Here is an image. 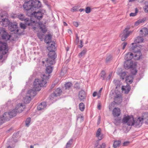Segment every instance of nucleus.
<instances>
[{"mask_svg":"<svg viewBox=\"0 0 148 148\" xmlns=\"http://www.w3.org/2000/svg\"><path fill=\"white\" fill-rule=\"evenodd\" d=\"M133 120V117H131L129 116L124 117L123 118L122 120V123H127V125L129 126H131L130 125V123H131L132 121Z\"/></svg>","mask_w":148,"mask_h":148,"instance_id":"nucleus-12","label":"nucleus"},{"mask_svg":"<svg viewBox=\"0 0 148 148\" xmlns=\"http://www.w3.org/2000/svg\"><path fill=\"white\" fill-rule=\"evenodd\" d=\"M119 75L121 79L122 80H123L124 79L125 77L126 76V74L125 72H123L120 73Z\"/></svg>","mask_w":148,"mask_h":148,"instance_id":"nucleus-42","label":"nucleus"},{"mask_svg":"<svg viewBox=\"0 0 148 148\" xmlns=\"http://www.w3.org/2000/svg\"><path fill=\"white\" fill-rule=\"evenodd\" d=\"M143 40V39L142 37L138 36L136 38L134 42L135 43H140L142 42Z\"/></svg>","mask_w":148,"mask_h":148,"instance_id":"nucleus-32","label":"nucleus"},{"mask_svg":"<svg viewBox=\"0 0 148 148\" xmlns=\"http://www.w3.org/2000/svg\"><path fill=\"white\" fill-rule=\"evenodd\" d=\"M37 36L38 38L42 41L43 40L44 34L41 32H39L37 33Z\"/></svg>","mask_w":148,"mask_h":148,"instance_id":"nucleus-36","label":"nucleus"},{"mask_svg":"<svg viewBox=\"0 0 148 148\" xmlns=\"http://www.w3.org/2000/svg\"><path fill=\"white\" fill-rule=\"evenodd\" d=\"M62 92V91L60 88H57L53 92L51 95L50 99H51V98H53L55 97L59 96Z\"/></svg>","mask_w":148,"mask_h":148,"instance_id":"nucleus-13","label":"nucleus"},{"mask_svg":"<svg viewBox=\"0 0 148 148\" xmlns=\"http://www.w3.org/2000/svg\"><path fill=\"white\" fill-rule=\"evenodd\" d=\"M48 58L46 61L48 65H53L56 63L55 59L57 58V54L55 51L49 52L48 54Z\"/></svg>","mask_w":148,"mask_h":148,"instance_id":"nucleus-3","label":"nucleus"},{"mask_svg":"<svg viewBox=\"0 0 148 148\" xmlns=\"http://www.w3.org/2000/svg\"><path fill=\"white\" fill-rule=\"evenodd\" d=\"M73 23L74 25L76 27H77L79 25V24L77 22L75 21L73 22Z\"/></svg>","mask_w":148,"mask_h":148,"instance_id":"nucleus-60","label":"nucleus"},{"mask_svg":"<svg viewBox=\"0 0 148 148\" xmlns=\"http://www.w3.org/2000/svg\"><path fill=\"white\" fill-rule=\"evenodd\" d=\"M130 28L127 27L123 30V33L120 35L122 41H124L125 39L129 36L131 32V31H129Z\"/></svg>","mask_w":148,"mask_h":148,"instance_id":"nucleus-8","label":"nucleus"},{"mask_svg":"<svg viewBox=\"0 0 148 148\" xmlns=\"http://www.w3.org/2000/svg\"><path fill=\"white\" fill-rule=\"evenodd\" d=\"M25 106L23 105L22 103H19L16 107L15 110H16L17 113H21L22 112L25 108Z\"/></svg>","mask_w":148,"mask_h":148,"instance_id":"nucleus-18","label":"nucleus"},{"mask_svg":"<svg viewBox=\"0 0 148 148\" xmlns=\"http://www.w3.org/2000/svg\"><path fill=\"white\" fill-rule=\"evenodd\" d=\"M132 46L130 49V50L135 53H136L134 54V57L135 59L136 60L140 59L142 56V54L141 52L137 48V45L136 43H132Z\"/></svg>","mask_w":148,"mask_h":148,"instance_id":"nucleus-5","label":"nucleus"},{"mask_svg":"<svg viewBox=\"0 0 148 148\" xmlns=\"http://www.w3.org/2000/svg\"><path fill=\"white\" fill-rule=\"evenodd\" d=\"M138 10L137 8L135 9V13H131L130 15V16H134L136 15V13L138 12Z\"/></svg>","mask_w":148,"mask_h":148,"instance_id":"nucleus-45","label":"nucleus"},{"mask_svg":"<svg viewBox=\"0 0 148 148\" xmlns=\"http://www.w3.org/2000/svg\"><path fill=\"white\" fill-rule=\"evenodd\" d=\"M148 34V29L146 28H144L140 31V34L142 36H146Z\"/></svg>","mask_w":148,"mask_h":148,"instance_id":"nucleus-24","label":"nucleus"},{"mask_svg":"<svg viewBox=\"0 0 148 148\" xmlns=\"http://www.w3.org/2000/svg\"><path fill=\"white\" fill-rule=\"evenodd\" d=\"M79 118L82 119V121L83 120V119H84L83 116L82 115H81L80 114H79L77 116V119H79Z\"/></svg>","mask_w":148,"mask_h":148,"instance_id":"nucleus-58","label":"nucleus"},{"mask_svg":"<svg viewBox=\"0 0 148 148\" xmlns=\"http://www.w3.org/2000/svg\"><path fill=\"white\" fill-rule=\"evenodd\" d=\"M1 22H2V23H3L4 21H8V19L7 18H1Z\"/></svg>","mask_w":148,"mask_h":148,"instance_id":"nucleus-59","label":"nucleus"},{"mask_svg":"<svg viewBox=\"0 0 148 148\" xmlns=\"http://www.w3.org/2000/svg\"><path fill=\"white\" fill-rule=\"evenodd\" d=\"M75 36L76 37V40L75 41V43L76 45H77L78 44L79 40V38L78 36V35L77 33L75 34Z\"/></svg>","mask_w":148,"mask_h":148,"instance_id":"nucleus-44","label":"nucleus"},{"mask_svg":"<svg viewBox=\"0 0 148 148\" xmlns=\"http://www.w3.org/2000/svg\"><path fill=\"white\" fill-rule=\"evenodd\" d=\"M77 8L76 7H73L71 9V10L72 12H75L77 11Z\"/></svg>","mask_w":148,"mask_h":148,"instance_id":"nucleus-56","label":"nucleus"},{"mask_svg":"<svg viewBox=\"0 0 148 148\" xmlns=\"http://www.w3.org/2000/svg\"><path fill=\"white\" fill-rule=\"evenodd\" d=\"M134 55L132 53L129 52L126 54L125 59L126 61H132L131 60L134 57Z\"/></svg>","mask_w":148,"mask_h":148,"instance_id":"nucleus-21","label":"nucleus"},{"mask_svg":"<svg viewBox=\"0 0 148 148\" xmlns=\"http://www.w3.org/2000/svg\"><path fill=\"white\" fill-rule=\"evenodd\" d=\"M52 36L50 34H48L45 36V42L49 44L51 43Z\"/></svg>","mask_w":148,"mask_h":148,"instance_id":"nucleus-26","label":"nucleus"},{"mask_svg":"<svg viewBox=\"0 0 148 148\" xmlns=\"http://www.w3.org/2000/svg\"><path fill=\"white\" fill-rule=\"evenodd\" d=\"M133 62L132 61H126L125 62L124 66L126 69H128L129 68H132Z\"/></svg>","mask_w":148,"mask_h":148,"instance_id":"nucleus-17","label":"nucleus"},{"mask_svg":"<svg viewBox=\"0 0 148 148\" xmlns=\"http://www.w3.org/2000/svg\"><path fill=\"white\" fill-rule=\"evenodd\" d=\"M121 143V141L119 140L115 141L113 145V147L114 148H117L119 146Z\"/></svg>","mask_w":148,"mask_h":148,"instance_id":"nucleus-35","label":"nucleus"},{"mask_svg":"<svg viewBox=\"0 0 148 148\" xmlns=\"http://www.w3.org/2000/svg\"><path fill=\"white\" fill-rule=\"evenodd\" d=\"M125 81L127 83L126 86H122V90L124 92L125 94H127L130 90V86L128 84H131L133 82V79L132 77L129 76H126Z\"/></svg>","mask_w":148,"mask_h":148,"instance_id":"nucleus-4","label":"nucleus"},{"mask_svg":"<svg viewBox=\"0 0 148 148\" xmlns=\"http://www.w3.org/2000/svg\"><path fill=\"white\" fill-rule=\"evenodd\" d=\"M91 11V9L89 7H87L86 8L85 12L86 13H89Z\"/></svg>","mask_w":148,"mask_h":148,"instance_id":"nucleus-48","label":"nucleus"},{"mask_svg":"<svg viewBox=\"0 0 148 148\" xmlns=\"http://www.w3.org/2000/svg\"><path fill=\"white\" fill-rule=\"evenodd\" d=\"M43 14V13L40 11H38L37 12H34L32 14L38 20H40L42 18Z\"/></svg>","mask_w":148,"mask_h":148,"instance_id":"nucleus-16","label":"nucleus"},{"mask_svg":"<svg viewBox=\"0 0 148 148\" xmlns=\"http://www.w3.org/2000/svg\"><path fill=\"white\" fill-rule=\"evenodd\" d=\"M0 34L1 35L2 39L5 41L9 40L10 36L9 34L3 28H1L0 29Z\"/></svg>","mask_w":148,"mask_h":148,"instance_id":"nucleus-7","label":"nucleus"},{"mask_svg":"<svg viewBox=\"0 0 148 148\" xmlns=\"http://www.w3.org/2000/svg\"><path fill=\"white\" fill-rule=\"evenodd\" d=\"M120 119H115L114 120V123L115 124H117V123H119L120 122Z\"/></svg>","mask_w":148,"mask_h":148,"instance_id":"nucleus-51","label":"nucleus"},{"mask_svg":"<svg viewBox=\"0 0 148 148\" xmlns=\"http://www.w3.org/2000/svg\"><path fill=\"white\" fill-rule=\"evenodd\" d=\"M97 94V92H94L93 93L92 96L94 97H95L96 96Z\"/></svg>","mask_w":148,"mask_h":148,"instance_id":"nucleus-63","label":"nucleus"},{"mask_svg":"<svg viewBox=\"0 0 148 148\" xmlns=\"http://www.w3.org/2000/svg\"><path fill=\"white\" fill-rule=\"evenodd\" d=\"M80 45H79L78 46V47H79L80 48H82L83 46V45L82 44L83 41L82 40H80Z\"/></svg>","mask_w":148,"mask_h":148,"instance_id":"nucleus-54","label":"nucleus"},{"mask_svg":"<svg viewBox=\"0 0 148 148\" xmlns=\"http://www.w3.org/2000/svg\"><path fill=\"white\" fill-rule=\"evenodd\" d=\"M20 27L21 28L23 29H25L26 28V26L25 25L22 23H21L20 24Z\"/></svg>","mask_w":148,"mask_h":148,"instance_id":"nucleus-49","label":"nucleus"},{"mask_svg":"<svg viewBox=\"0 0 148 148\" xmlns=\"http://www.w3.org/2000/svg\"><path fill=\"white\" fill-rule=\"evenodd\" d=\"M55 84H52L50 90L54 88V87H55Z\"/></svg>","mask_w":148,"mask_h":148,"instance_id":"nucleus-62","label":"nucleus"},{"mask_svg":"<svg viewBox=\"0 0 148 148\" xmlns=\"http://www.w3.org/2000/svg\"><path fill=\"white\" fill-rule=\"evenodd\" d=\"M112 59V56L111 55H109L107 57L106 59V62H109Z\"/></svg>","mask_w":148,"mask_h":148,"instance_id":"nucleus-46","label":"nucleus"},{"mask_svg":"<svg viewBox=\"0 0 148 148\" xmlns=\"http://www.w3.org/2000/svg\"><path fill=\"white\" fill-rule=\"evenodd\" d=\"M32 10H35L36 8H40L41 6V2L38 0H33L30 1Z\"/></svg>","mask_w":148,"mask_h":148,"instance_id":"nucleus-9","label":"nucleus"},{"mask_svg":"<svg viewBox=\"0 0 148 148\" xmlns=\"http://www.w3.org/2000/svg\"><path fill=\"white\" fill-rule=\"evenodd\" d=\"M46 82H42L39 79H36L34 81L32 89L28 91L27 94L31 97H34L36 94V91L41 90V87L46 86Z\"/></svg>","mask_w":148,"mask_h":148,"instance_id":"nucleus-1","label":"nucleus"},{"mask_svg":"<svg viewBox=\"0 0 148 148\" xmlns=\"http://www.w3.org/2000/svg\"><path fill=\"white\" fill-rule=\"evenodd\" d=\"M31 119L29 117L27 118L25 121V126L27 127H28L30 125Z\"/></svg>","mask_w":148,"mask_h":148,"instance_id":"nucleus-39","label":"nucleus"},{"mask_svg":"<svg viewBox=\"0 0 148 148\" xmlns=\"http://www.w3.org/2000/svg\"><path fill=\"white\" fill-rule=\"evenodd\" d=\"M20 20L24 21L26 25L29 26H32L34 21L30 20L29 18H25V15L23 14H20L16 16Z\"/></svg>","mask_w":148,"mask_h":148,"instance_id":"nucleus-6","label":"nucleus"},{"mask_svg":"<svg viewBox=\"0 0 148 148\" xmlns=\"http://www.w3.org/2000/svg\"><path fill=\"white\" fill-rule=\"evenodd\" d=\"M106 72L104 70H102L100 74V76L103 78V80H104L106 78Z\"/></svg>","mask_w":148,"mask_h":148,"instance_id":"nucleus-40","label":"nucleus"},{"mask_svg":"<svg viewBox=\"0 0 148 148\" xmlns=\"http://www.w3.org/2000/svg\"><path fill=\"white\" fill-rule=\"evenodd\" d=\"M10 23V21L8 19V21H5L2 23V24L3 26L6 27L8 25L9 26Z\"/></svg>","mask_w":148,"mask_h":148,"instance_id":"nucleus-43","label":"nucleus"},{"mask_svg":"<svg viewBox=\"0 0 148 148\" xmlns=\"http://www.w3.org/2000/svg\"><path fill=\"white\" fill-rule=\"evenodd\" d=\"M72 84L70 82H67L65 84V87L66 89H69L72 86Z\"/></svg>","mask_w":148,"mask_h":148,"instance_id":"nucleus-37","label":"nucleus"},{"mask_svg":"<svg viewBox=\"0 0 148 148\" xmlns=\"http://www.w3.org/2000/svg\"><path fill=\"white\" fill-rule=\"evenodd\" d=\"M130 143V142L129 141H125L124 142L123 144V146H127Z\"/></svg>","mask_w":148,"mask_h":148,"instance_id":"nucleus-55","label":"nucleus"},{"mask_svg":"<svg viewBox=\"0 0 148 148\" xmlns=\"http://www.w3.org/2000/svg\"><path fill=\"white\" fill-rule=\"evenodd\" d=\"M9 30L11 32L16 31V32H18V29L17 25V23L16 22H10L8 26Z\"/></svg>","mask_w":148,"mask_h":148,"instance_id":"nucleus-10","label":"nucleus"},{"mask_svg":"<svg viewBox=\"0 0 148 148\" xmlns=\"http://www.w3.org/2000/svg\"><path fill=\"white\" fill-rule=\"evenodd\" d=\"M30 1H26L23 5V7L24 9L30 11V10L32 11V8Z\"/></svg>","mask_w":148,"mask_h":148,"instance_id":"nucleus-11","label":"nucleus"},{"mask_svg":"<svg viewBox=\"0 0 148 148\" xmlns=\"http://www.w3.org/2000/svg\"><path fill=\"white\" fill-rule=\"evenodd\" d=\"M102 89H103L102 88H101L98 92V93L99 94H100V93L101 92L102 90Z\"/></svg>","mask_w":148,"mask_h":148,"instance_id":"nucleus-64","label":"nucleus"},{"mask_svg":"<svg viewBox=\"0 0 148 148\" xmlns=\"http://www.w3.org/2000/svg\"><path fill=\"white\" fill-rule=\"evenodd\" d=\"M113 82L115 85H116L117 86H118L119 83V82L118 80H114Z\"/></svg>","mask_w":148,"mask_h":148,"instance_id":"nucleus-50","label":"nucleus"},{"mask_svg":"<svg viewBox=\"0 0 148 148\" xmlns=\"http://www.w3.org/2000/svg\"><path fill=\"white\" fill-rule=\"evenodd\" d=\"M127 42H123L122 44V45H123V47H122L123 49H124L125 48L126 46L127 45Z\"/></svg>","mask_w":148,"mask_h":148,"instance_id":"nucleus-57","label":"nucleus"},{"mask_svg":"<svg viewBox=\"0 0 148 148\" xmlns=\"http://www.w3.org/2000/svg\"><path fill=\"white\" fill-rule=\"evenodd\" d=\"M106 144L105 143H102L101 145H99L98 143L97 142L96 144H95L94 148H105Z\"/></svg>","mask_w":148,"mask_h":148,"instance_id":"nucleus-33","label":"nucleus"},{"mask_svg":"<svg viewBox=\"0 0 148 148\" xmlns=\"http://www.w3.org/2000/svg\"><path fill=\"white\" fill-rule=\"evenodd\" d=\"M86 97V95L84 91L82 90L79 92V97L81 101L83 100Z\"/></svg>","mask_w":148,"mask_h":148,"instance_id":"nucleus-22","label":"nucleus"},{"mask_svg":"<svg viewBox=\"0 0 148 148\" xmlns=\"http://www.w3.org/2000/svg\"><path fill=\"white\" fill-rule=\"evenodd\" d=\"M86 52V49H84L82 51L78 54V56L79 58H81L82 57L84 56Z\"/></svg>","mask_w":148,"mask_h":148,"instance_id":"nucleus-34","label":"nucleus"},{"mask_svg":"<svg viewBox=\"0 0 148 148\" xmlns=\"http://www.w3.org/2000/svg\"><path fill=\"white\" fill-rule=\"evenodd\" d=\"M47 106L46 103L45 102H42L37 107V109L38 110H40L44 109Z\"/></svg>","mask_w":148,"mask_h":148,"instance_id":"nucleus-28","label":"nucleus"},{"mask_svg":"<svg viewBox=\"0 0 148 148\" xmlns=\"http://www.w3.org/2000/svg\"><path fill=\"white\" fill-rule=\"evenodd\" d=\"M101 129L100 128H99L96 132V136L97 137L99 140H101L103 138L102 135L101 134Z\"/></svg>","mask_w":148,"mask_h":148,"instance_id":"nucleus-27","label":"nucleus"},{"mask_svg":"<svg viewBox=\"0 0 148 148\" xmlns=\"http://www.w3.org/2000/svg\"><path fill=\"white\" fill-rule=\"evenodd\" d=\"M146 20L145 18H143L142 19H140L137 21L135 23V25L136 26H138L140 23H144Z\"/></svg>","mask_w":148,"mask_h":148,"instance_id":"nucleus-31","label":"nucleus"},{"mask_svg":"<svg viewBox=\"0 0 148 148\" xmlns=\"http://www.w3.org/2000/svg\"><path fill=\"white\" fill-rule=\"evenodd\" d=\"M73 139H71L67 143L66 146L65 148H68L70 147L72 144Z\"/></svg>","mask_w":148,"mask_h":148,"instance_id":"nucleus-38","label":"nucleus"},{"mask_svg":"<svg viewBox=\"0 0 148 148\" xmlns=\"http://www.w3.org/2000/svg\"><path fill=\"white\" fill-rule=\"evenodd\" d=\"M112 73H110V74L108 76V77L106 79L107 80H109L111 78V77H112Z\"/></svg>","mask_w":148,"mask_h":148,"instance_id":"nucleus-61","label":"nucleus"},{"mask_svg":"<svg viewBox=\"0 0 148 148\" xmlns=\"http://www.w3.org/2000/svg\"><path fill=\"white\" fill-rule=\"evenodd\" d=\"M137 73V71L136 69H132V70L131 71L132 73L134 75H135Z\"/></svg>","mask_w":148,"mask_h":148,"instance_id":"nucleus-53","label":"nucleus"},{"mask_svg":"<svg viewBox=\"0 0 148 148\" xmlns=\"http://www.w3.org/2000/svg\"><path fill=\"white\" fill-rule=\"evenodd\" d=\"M144 11L146 12H148V4L145 5L144 8Z\"/></svg>","mask_w":148,"mask_h":148,"instance_id":"nucleus-52","label":"nucleus"},{"mask_svg":"<svg viewBox=\"0 0 148 148\" xmlns=\"http://www.w3.org/2000/svg\"><path fill=\"white\" fill-rule=\"evenodd\" d=\"M40 29L41 30L43 33H45L47 31V29L45 25L41 23L39 24Z\"/></svg>","mask_w":148,"mask_h":148,"instance_id":"nucleus-25","label":"nucleus"},{"mask_svg":"<svg viewBox=\"0 0 148 148\" xmlns=\"http://www.w3.org/2000/svg\"><path fill=\"white\" fill-rule=\"evenodd\" d=\"M8 47L7 44L6 43L3 44L1 46H0V53L1 51H3V54H5L7 53L8 51Z\"/></svg>","mask_w":148,"mask_h":148,"instance_id":"nucleus-19","label":"nucleus"},{"mask_svg":"<svg viewBox=\"0 0 148 148\" xmlns=\"http://www.w3.org/2000/svg\"><path fill=\"white\" fill-rule=\"evenodd\" d=\"M31 100V97L29 95H27L25 97H24L23 99L24 102L26 103H29Z\"/></svg>","mask_w":148,"mask_h":148,"instance_id":"nucleus-30","label":"nucleus"},{"mask_svg":"<svg viewBox=\"0 0 148 148\" xmlns=\"http://www.w3.org/2000/svg\"><path fill=\"white\" fill-rule=\"evenodd\" d=\"M121 114V110L120 108H115L112 111L113 116L115 117H118Z\"/></svg>","mask_w":148,"mask_h":148,"instance_id":"nucleus-20","label":"nucleus"},{"mask_svg":"<svg viewBox=\"0 0 148 148\" xmlns=\"http://www.w3.org/2000/svg\"><path fill=\"white\" fill-rule=\"evenodd\" d=\"M49 46L47 47V50L49 52L55 51L57 49L55 46L56 43L54 42H52L51 43H49Z\"/></svg>","mask_w":148,"mask_h":148,"instance_id":"nucleus-14","label":"nucleus"},{"mask_svg":"<svg viewBox=\"0 0 148 148\" xmlns=\"http://www.w3.org/2000/svg\"><path fill=\"white\" fill-rule=\"evenodd\" d=\"M74 88H76L77 89H80V87L79 85V84L78 83H76L74 86Z\"/></svg>","mask_w":148,"mask_h":148,"instance_id":"nucleus-47","label":"nucleus"},{"mask_svg":"<svg viewBox=\"0 0 148 148\" xmlns=\"http://www.w3.org/2000/svg\"><path fill=\"white\" fill-rule=\"evenodd\" d=\"M114 100L116 101V103H121L122 101L121 95L119 94H116L114 98Z\"/></svg>","mask_w":148,"mask_h":148,"instance_id":"nucleus-23","label":"nucleus"},{"mask_svg":"<svg viewBox=\"0 0 148 148\" xmlns=\"http://www.w3.org/2000/svg\"><path fill=\"white\" fill-rule=\"evenodd\" d=\"M8 120H9L8 117L5 116L3 117V114L2 117H0V125L2 124L5 121Z\"/></svg>","mask_w":148,"mask_h":148,"instance_id":"nucleus-29","label":"nucleus"},{"mask_svg":"<svg viewBox=\"0 0 148 148\" xmlns=\"http://www.w3.org/2000/svg\"><path fill=\"white\" fill-rule=\"evenodd\" d=\"M47 65L48 66L46 67L45 74H42L41 75V77L42 79L40 80L42 82H46V85L47 83L46 80H48L50 76L49 74L52 73L53 68V67L50 66L51 65H49L47 63Z\"/></svg>","mask_w":148,"mask_h":148,"instance_id":"nucleus-2","label":"nucleus"},{"mask_svg":"<svg viewBox=\"0 0 148 148\" xmlns=\"http://www.w3.org/2000/svg\"><path fill=\"white\" fill-rule=\"evenodd\" d=\"M17 113L16 110H15V109H14L8 113V112L4 113L3 114V117H4V116H7L6 115H7L9 116L10 118H12L16 116Z\"/></svg>","mask_w":148,"mask_h":148,"instance_id":"nucleus-15","label":"nucleus"},{"mask_svg":"<svg viewBox=\"0 0 148 148\" xmlns=\"http://www.w3.org/2000/svg\"><path fill=\"white\" fill-rule=\"evenodd\" d=\"M79 108L81 111L84 110L85 108L84 105L82 103H80L79 105Z\"/></svg>","mask_w":148,"mask_h":148,"instance_id":"nucleus-41","label":"nucleus"}]
</instances>
